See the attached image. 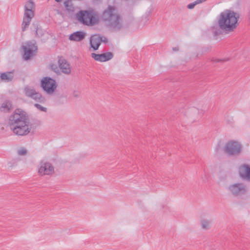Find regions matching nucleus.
<instances>
[{"mask_svg": "<svg viewBox=\"0 0 250 250\" xmlns=\"http://www.w3.org/2000/svg\"><path fill=\"white\" fill-rule=\"evenodd\" d=\"M228 60V59H212L211 61L214 62H225Z\"/></svg>", "mask_w": 250, "mask_h": 250, "instance_id": "27", "label": "nucleus"}, {"mask_svg": "<svg viewBox=\"0 0 250 250\" xmlns=\"http://www.w3.org/2000/svg\"><path fill=\"white\" fill-rule=\"evenodd\" d=\"M85 34L83 31H76L71 34L69 37L70 41L80 42L84 39Z\"/></svg>", "mask_w": 250, "mask_h": 250, "instance_id": "13", "label": "nucleus"}, {"mask_svg": "<svg viewBox=\"0 0 250 250\" xmlns=\"http://www.w3.org/2000/svg\"><path fill=\"white\" fill-rule=\"evenodd\" d=\"M173 50H174V51H178V48H177V47H175V48H173Z\"/></svg>", "mask_w": 250, "mask_h": 250, "instance_id": "31", "label": "nucleus"}, {"mask_svg": "<svg viewBox=\"0 0 250 250\" xmlns=\"http://www.w3.org/2000/svg\"><path fill=\"white\" fill-rule=\"evenodd\" d=\"M90 46L94 50H97L101 44L100 35H95L92 36L90 39Z\"/></svg>", "mask_w": 250, "mask_h": 250, "instance_id": "14", "label": "nucleus"}, {"mask_svg": "<svg viewBox=\"0 0 250 250\" xmlns=\"http://www.w3.org/2000/svg\"><path fill=\"white\" fill-rule=\"evenodd\" d=\"M100 43L101 42H104V43H107L108 42L107 39L104 36H101L100 35Z\"/></svg>", "mask_w": 250, "mask_h": 250, "instance_id": "28", "label": "nucleus"}, {"mask_svg": "<svg viewBox=\"0 0 250 250\" xmlns=\"http://www.w3.org/2000/svg\"><path fill=\"white\" fill-rule=\"evenodd\" d=\"M91 57L96 61H99L100 62H103L102 59V56L101 54H97L94 53H92L91 54Z\"/></svg>", "mask_w": 250, "mask_h": 250, "instance_id": "24", "label": "nucleus"}, {"mask_svg": "<svg viewBox=\"0 0 250 250\" xmlns=\"http://www.w3.org/2000/svg\"><path fill=\"white\" fill-rule=\"evenodd\" d=\"M102 18L107 25L114 30H119L122 27V19L113 6H109L104 11Z\"/></svg>", "mask_w": 250, "mask_h": 250, "instance_id": "3", "label": "nucleus"}, {"mask_svg": "<svg viewBox=\"0 0 250 250\" xmlns=\"http://www.w3.org/2000/svg\"><path fill=\"white\" fill-rule=\"evenodd\" d=\"M238 13L230 10H226L222 12L218 19V24L220 28L226 32L233 31L238 25Z\"/></svg>", "mask_w": 250, "mask_h": 250, "instance_id": "2", "label": "nucleus"}, {"mask_svg": "<svg viewBox=\"0 0 250 250\" xmlns=\"http://www.w3.org/2000/svg\"><path fill=\"white\" fill-rule=\"evenodd\" d=\"M31 20L24 18L22 23V31H24L30 24Z\"/></svg>", "mask_w": 250, "mask_h": 250, "instance_id": "23", "label": "nucleus"}, {"mask_svg": "<svg viewBox=\"0 0 250 250\" xmlns=\"http://www.w3.org/2000/svg\"><path fill=\"white\" fill-rule=\"evenodd\" d=\"M241 151L242 146L238 142L231 141L225 145V151L229 156L239 155Z\"/></svg>", "mask_w": 250, "mask_h": 250, "instance_id": "7", "label": "nucleus"}, {"mask_svg": "<svg viewBox=\"0 0 250 250\" xmlns=\"http://www.w3.org/2000/svg\"><path fill=\"white\" fill-rule=\"evenodd\" d=\"M238 173L241 178L250 182V165L247 164L241 165L238 168Z\"/></svg>", "mask_w": 250, "mask_h": 250, "instance_id": "11", "label": "nucleus"}, {"mask_svg": "<svg viewBox=\"0 0 250 250\" xmlns=\"http://www.w3.org/2000/svg\"><path fill=\"white\" fill-rule=\"evenodd\" d=\"M12 108V104L9 101H6L3 103L0 106L1 111L7 112L9 111Z\"/></svg>", "mask_w": 250, "mask_h": 250, "instance_id": "17", "label": "nucleus"}, {"mask_svg": "<svg viewBox=\"0 0 250 250\" xmlns=\"http://www.w3.org/2000/svg\"><path fill=\"white\" fill-rule=\"evenodd\" d=\"M25 95L34 100L39 102L44 103L45 98L38 92H37L33 88L26 86L24 88Z\"/></svg>", "mask_w": 250, "mask_h": 250, "instance_id": "9", "label": "nucleus"}, {"mask_svg": "<svg viewBox=\"0 0 250 250\" xmlns=\"http://www.w3.org/2000/svg\"><path fill=\"white\" fill-rule=\"evenodd\" d=\"M227 189L230 193L235 197L244 195L248 190L247 186L242 183L231 184Z\"/></svg>", "mask_w": 250, "mask_h": 250, "instance_id": "6", "label": "nucleus"}, {"mask_svg": "<svg viewBox=\"0 0 250 250\" xmlns=\"http://www.w3.org/2000/svg\"><path fill=\"white\" fill-rule=\"evenodd\" d=\"M207 0H196L195 1L196 3H197V4H200V3H201L205 1H206Z\"/></svg>", "mask_w": 250, "mask_h": 250, "instance_id": "30", "label": "nucleus"}, {"mask_svg": "<svg viewBox=\"0 0 250 250\" xmlns=\"http://www.w3.org/2000/svg\"><path fill=\"white\" fill-rule=\"evenodd\" d=\"M34 11L35 10H31L29 9L24 10L23 18L31 20L34 16Z\"/></svg>", "mask_w": 250, "mask_h": 250, "instance_id": "18", "label": "nucleus"}, {"mask_svg": "<svg viewBox=\"0 0 250 250\" xmlns=\"http://www.w3.org/2000/svg\"><path fill=\"white\" fill-rule=\"evenodd\" d=\"M41 86L47 94L51 95L55 92L57 84L53 79L45 77L41 81Z\"/></svg>", "mask_w": 250, "mask_h": 250, "instance_id": "5", "label": "nucleus"}, {"mask_svg": "<svg viewBox=\"0 0 250 250\" xmlns=\"http://www.w3.org/2000/svg\"><path fill=\"white\" fill-rule=\"evenodd\" d=\"M31 30L35 32L36 36L38 38H41L44 33V31L37 23H33L32 24Z\"/></svg>", "mask_w": 250, "mask_h": 250, "instance_id": "15", "label": "nucleus"}, {"mask_svg": "<svg viewBox=\"0 0 250 250\" xmlns=\"http://www.w3.org/2000/svg\"><path fill=\"white\" fill-rule=\"evenodd\" d=\"M54 169L53 166L49 163L42 162L39 168V173L42 175H50L54 173Z\"/></svg>", "mask_w": 250, "mask_h": 250, "instance_id": "10", "label": "nucleus"}, {"mask_svg": "<svg viewBox=\"0 0 250 250\" xmlns=\"http://www.w3.org/2000/svg\"><path fill=\"white\" fill-rule=\"evenodd\" d=\"M9 125L14 133L19 136L27 135L32 128L27 114L20 109H16L9 117Z\"/></svg>", "mask_w": 250, "mask_h": 250, "instance_id": "1", "label": "nucleus"}, {"mask_svg": "<svg viewBox=\"0 0 250 250\" xmlns=\"http://www.w3.org/2000/svg\"><path fill=\"white\" fill-rule=\"evenodd\" d=\"M36 42L35 41H28L25 43V45L22 46V49L24 51L23 58L25 60H28L30 58L35 55L37 51L38 47L36 45Z\"/></svg>", "mask_w": 250, "mask_h": 250, "instance_id": "8", "label": "nucleus"}, {"mask_svg": "<svg viewBox=\"0 0 250 250\" xmlns=\"http://www.w3.org/2000/svg\"><path fill=\"white\" fill-rule=\"evenodd\" d=\"M35 10V5L34 2L32 0H30L26 2L24 6V10Z\"/></svg>", "mask_w": 250, "mask_h": 250, "instance_id": "19", "label": "nucleus"}, {"mask_svg": "<svg viewBox=\"0 0 250 250\" xmlns=\"http://www.w3.org/2000/svg\"><path fill=\"white\" fill-rule=\"evenodd\" d=\"M34 105L39 110H40L42 111L46 112V111H47V108L46 107H43L41 105H40L38 104H35Z\"/></svg>", "mask_w": 250, "mask_h": 250, "instance_id": "26", "label": "nucleus"}, {"mask_svg": "<svg viewBox=\"0 0 250 250\" xmlns=\"http://www.w3.org/2000/svg\"><path fill=\"white\" fill-rule=\"evenodd\" d=\"M74 96L75 97H78V93H76L75 92H74Z\"/></svg>", "mask_w": 250, "mask_h": 250, "instance_id": "32", "label": "nucleus"}, {"mask_svg": "<svg viewBox=\"0 0 250 250\" xmlns=\"http://www.w3.org/2000/svg\"><path fill=\"white\" fill-rule=\"evenodd\" d=\"M0 77L2 81L6 82H9L13 80L14 75L12 72H6L1 73Z\"/></svg>", "mask_w": 250, "mask_h": 250, "instance_id": "16", "label": "nucleus"}, {"mask_svg": "<svg viewBox=\"0 0 250 250\" xmlns=\"http://www.w3.org/2000/svg\"><path fill=\"white\" fill-rule=\"evenodd\" d=\"M18 155L20 156H23L26 155L27 153V150L24 148H21L18 152Z\"/></svg>", "mask_w": 250, "mask_h": 250, "instance_id": "25", "label": "nucleus"}, {"mask_svg": "<svg viewBox=\"0 0 250 250\" xmlns=\"http://www.w3.org/2000/svg\"><path fill=\"white\" fill-rule=\"evenodd\" d=\"M76 17L79 21L87 25H93L98 22L96 15L90 11H80L77 14Z\"/></svg>", "mask_w": 250, "mask_h": 250, "instance_id": "4", "label": "nucleus"}, {"mask_svg": "<svg viewBox=\"0 0 250 250\" xmlns=\"http://www.w3.org/2000/svg\"><path fill=\"white\" fill-rule=\"evenodd\" d=\"M55 0L58 2H61L62 1V0Z\"/></svg>", "mask_w": 250, "mask_h": 250, "instance_id": "33", "label": "nucleus"}, {"mask_svg": "<svg viewBox=\"0 0 250 250\" xmlns=\"http://www.w3.org/2000/svg\"><path fill=\"white\" fill-rule=\"evenodd\" d=\"M64 5L66 9L68 11H73L74 8L73 6L72 3L70 0H66L64 2Z\"/></svg>", "mask_w": 250, "mask_h": 250, "instance_id": "21", "label": "nucleus"}, {"mask_svg": "<svg viewBox=\"0 0 250 250\" xmlns=\"http://www.w3.org/2000/svg\"><path fill=\"white\" fill-rule=\"evenodd\" d=\"M211 221L208 220L204 219L201 221V226L203 229H208L210 228Z\"/></svg>", "mask_w": 250, "mask_h": 250, "instance_id": "20", "label": "nucleus"}, {"mask_svg": "<svg viewBox=\"0 0 250 250\" xmlns=\"http://www.w3.org/2000/svg\"><path fill=\"white\" fill-rule=\"evenodd\" d=\"M102 56L103 62L109 61L113 57V54L111 52H106L102 54Z\"/></svg>", "mask_w": 250, "mask_h": 250, "instance_id": "22", "label": "nucleus"}, {"mask_svg": "<svg viewBox=\"0 0 250 250\" xmlns=\"http://www.w3.org/2000/svg\"><path fill=\"white\" fill-rule=\"evenodd\" d=\"M196 5H197V3H196V2L195 1L194 2L191 3L189 4H188L187 6V7L188 9H193Z\"/></svg>", "mask_w": 250, "mask_h": 250, "instance_id": "29", "label": "nucleus"}, {"mask_svg": "<svg viewBox=\"0 0 250 250\" xmlns=\"http://www.w3.org/2000/svg\"><path fill=\"white\" fill-rule=\"evenodd\" d=\"M59 67L62 73L65 74H69L71 73V68L69 64L64 59H60L58 61Z\"/></svg>", "mask_w": 250, "mask_h": 250, "instance_id": "12", "label": "nucleus"}]
</instances>
